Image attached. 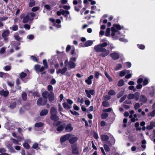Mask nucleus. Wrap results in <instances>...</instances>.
<instances>
[{
  "label": "nucleus",
  "mask_w": 155,
  "mask_h": 155,
  "mask_svg": "<svg viewBox=\"0 0 155 155\" xmlns=\"http://www.w3.org/2000/svg\"><path fill=\"white\" fill-rule=\"evenodd\" d=\"M70 111L71 112V113L73 115L76 116L78 115H79V113L76 111H72L71 110H70Z\"/></svg>",
  "instance_id": "obj_61"
},
{
  "label": "nucleus",
  "mask_w": 155,
  "mask_h": 155,
  "mask_svg": "<svg viewBox=\"0 0 155 155\" xmlns=\"http://www.w3.org/2000/svg\"><path fill=\"white\" fill-rule=\"evenodd\" d=\"M110 30V28H107L106 30V32L105 35L106 36H108L109 35Z\"/></svg>",
  "instance_id": "obj_48"
},
{
  "label": "nucleus",
  "mask_w": 155,
  "mask_h": 155,
  "mask_svg": "<svg viewBox=\"0 0 155 155\" xmlns=\"http://www.w3.org/2000/svg\"><path fill=\"white\" fill-rule=\"evenodd\" d=\"M48 110L47 109L42 110L40 113V115L41 116L46 115L48 114Z\"/></svg>",
  "instance_id": "obj_22"
},
{
  "label": "nucleus",
  "mask_w": 155,
  "mask_h": 155,
  "mask_svg": "<svg viewBox=\"0 0 155 155\" xmlns=\"http://www.w3.org/2000/svg\"><path fill=\"white\" fill-rule=\"evenodd\" d=\"M93 43V42L92 41L88 40L85 43L84 46L85 47H88L91 46Z\"/></svg>",
  "instance_id": "obj_26"
},
{
  "label": "nucleus",
  "mask_w": 155,
  "mask_h": 155,
  "mask_svg": "<svg viewBox=\"0 0 155 155\" xmlns=\"http://www.w3.org/2000/svg\"><path fill=\"white\" fill-rule=\"evenodd\" d=\"M130 72V71L129 70H124L120 71V72L119 75L122 77L125 75L126 74L129 73Z\"/></svg>",
  "instance_id": "obj_18"
},
{
  "label": "nucleus",
  "mask_w": 155,
  "mask_h": 155,
  "mask_svg": "<svg viewBox=\"0 0 155 155\" xmlns=\"http://www.w3.org/2000/svg\"><path fill=\"white\" fill-rule=\"evenodd\" d=\"M9 33V30H6L4 31L2 34V36L4 38L7 37Z\"/></svg>",
  "instance_id": "obj_28"
},
{
  "label": "nucleus",
  "mask_w": 155,
  "mask_h": 155,
  "mask_svg": "<svg viewBox=\"0 0 155 155\" xmlns=\"http://www.w3.org/2000/svg\"><path fill=\"white\" fill-rule=\"evenodd\" d=\"M93 75H90L88 78L87 79L85 80V82L88 84L90 85L92 84V79L93 78Z\"/></svg>",
  "instance_id": "obj_16"
},
{
  "label": "nucleus",
  "mask_w": 155,
  "mask_h": 155,
  "mask_svg": "<svg viewBox=\"0 0 155 155\" xmlns=\"http://www.w3.org/2000/svg\"><path fill=\"white\" fill-rule=\"evenodd\" d=\"M73 129V128L70 124L67 125L65 128V130L68 132H71L72 130Z\"/></svg>",
  "instance_id": "obj_20"
},
{
  "label": "nucleus",
  "mask_w": 155,
  "mask_h": 155,
  "mask_svg": "<svg viewBox=\"0 0 155 155\" xmlns=\"http://www.w3.org/2000/svg\"><path fill=\"white\" fill-rule=\"evenodd\" d=\"M11 124L9 123H6L5 124V128L8 130H10L12 129V128H11L10 127Z\"/></svg>",
  "instance_id": "obj_37"
},
{
  "label": "nucleus",
  "mask_w": 155,
  "mask_h": 155,
  "mask_svg": "<svg viewBox=\"0 0 155 155\" xmlns=\"http://www.w3.org/2000/svg\"><path fill=\"white\" fill-rule=\"evenodd\" d=\"M140 94L139 92H136V101L139 100L140 101L143 102H146L147 100L146 97L143 95H141L139 97Z\"/></svg>",
  "instance_id": "obj_3"
},
{
  "label": "nucleus",
  "mask_w": 155,
  "mask_h": 155,
  "mask_svg": "<svg viewBox=\"0 0 155 155\" xmlns=\"http://www.w3.org/2000/svg\"><path fill=\"white\" fill-rule=\"evenodd\" d=\"M108 116V114L107 113H103L101 115V118L102 119H105L107 118Z\"/></svg>",
  "instance_id": "obj_45"
},
{
  "label": "nucleus",
  "mask_w": 155,
  "mask_h": 155,
  "mask_svg": "<svg viewBox=\"0 0 155 155\" xmlns=\"http://www.w3.org/2000/svg\"><path fill=\"white\" fill-rule=\"evenodd\" d=\"M124 84V81L122 79L120 80L118 83L117 85L118 86L120 87L123 86Z\"/></svg>",
  "instance_id": "obj_39"
},
{
  "label": "nucleus",
  "mask_w": 155,
  "mask_h": 155,
  "mask_svg": "<svg viewBox=\"0 0 155 155\" xmlns=\"http://www.w3.org/2000/svg\"><path fill=\"white\" fill-rule=\"evenodd\" d=\"M100 42V44L104 48L110 44L109 42L105 38L101 39Z\"/></svg>",
  "instance_id": "obj_5"
},
{
  "label": "nucleus",
  "mask_w": 155,
  "mask_h": 155,
  "mask_svg": "<svg viewBox=\"0 0 155 155\" xmlns=\"http://www.w3.org/2000/svg\"><path fill=\"white\" fill-rule=\"evenodd\" d=\"M14 38H15V40H17V41H20L21 38H20L19 37L18 34L17 33H15L14 35Z\"/></svg>",
  "instance_id": "obj_35"
},
{
  "label": "nucleus",
  "mask_w": 155,
  "mask_h": 155,
  "mask_svg": "<svg viewBox=\"0 0 155 155\" xmlns=\"http://www.w3.org/2000/svg\"><path fill=\"white\" fill-rule=\"evenodd\" d=\"M146 143V141L145 140H142V145L141 147L143 148V150H144L146 148V145H145Z\"/></svg>",
  "instance_id": "obj_44"
},
{
  "label": "nucleus",
  "mask_w": 155,
  "mask_h": 155,
  "mask_svg": "<svg viewBox=\"0 0 155 155\" xmlns=\"http://www.w3.org/2000/svg\"><path fill=\"white\" fill-rule=\"evenodd\" d=\"M11 140L12 141L13 143L15 144H18V141L17 140L14 138L11 139Z\"/></svg>",
  "instance_id": "obj_64"
},
{
  "label": "nucleus",
  "mask_w": 155,
  "mask_h": 155,
  "mask_svg": "<svg viewBox=\"0 0 155 155\" xmlns=\"http://www.w3.org/2000/svg\"><path fill=\"white\" fill-rule=\"evenodd\" d=\"M110 56L114 60H117L119 58V55L116 52H114L111 54Z\"/></svg>",
  "instance_id": "obj_13"
},
{
  "label": "nucleus",
  "mask_w": 155,
  "mask_h": 155,
  "mask_svg": "<svg viewBox=\"0 0 155 155\" xmlns=\"http://www.w3.org/2000/svg\"><path fill=\"white\" fill-rule=\"evenodd\" d=\"M63 106L66 109H69L71 108V106L68 105L66 102H64L63 103Z\"/></svg>",
  "instance_id": "obj_27"
},
{
  "label": "nucleus",
  "mask_w": 155,
  "mask_h": 155,
  "mask_svg": "<svg viewBox=\"0 0 155 155\" xmlns=\"http://www.w3.org/2000/svg\"><path fill=\"white\" fill-rule=\"evenodd\" d=\"M44 125V124L42 122H39L36 123L35 125V127H42Z\"/></svg>",
  "instance_id": "obj_33"
},
{
  "label": "nucleus",
  "mask_w": 155,
  "mask_h": 155,
  "mask_svg": "<svg viewBox=\"0 0 155 155\" xmlns=\"http://www.w3.org/2000/svg\"><path fill=\"white\" fill-rule=\"evenodd\" d=\"M50 113L51 115L57 114L58 112L56 109L54 107H52L51 109Z\"/></svg>",
  "instance_id": "obj_21"
},
{
  "label": "nucleus",
  "mask_w": 155,
  "mask_h": 155,
  "mask_svg": "<svg viewBox=\"0 0 155 155\" xmlns=\"http://www.w3.org/2000/svg\"><path fill=\"white\" fill-rule=\"evenodd\" d=\"M105 74L106 77L108 78V80L110 81H112V79L110 77L109 75V74L107 72L105 71L104 72Z\"/></svg>",
  "instance_id": "obj_52"
},
{
  "label": "nucleus",
  "mask_w": 155,
  "mask_h": 155,
  "mask_svg": "<svg viewBox=\"0 0 155 155\" xmlns=\"http://www.w3.org/2000/svg\"><path fill=\"white\" fill-rule=\"evenodd\" d=\"M39 8L38 7H33L31 10L33 12H36L39 9Z\"/></svg>",
  "instance_id": "obj_63"
},
{
  "label": "nucleus",
  "mask_w": 155,
  "mask_h": 155,
  "mask_svg": "<svg viewBox=\"0 0 155 155\" xmlns=\"http://www.w3.org/2000/svg\"><path fill=\"white\" fill-rule=\"evenodd\" d=\"M22 97L24 100H25L27 98V95L24 92L22 94Z\"/></svg>",
  "instance_id": "obj_49"
},
{
  "label": "nucleus",
  "mask_w": 155,
  "mask_h": 155,
  "mask_svg": "<svg viewBox=\"0 0 155 155\" xmlns=\"http://www.w3.org/2000/svg\"><path fill=\"white\" fill-rule=\"evenodd\" d=\"M108 94L110 95H113L115 94V92L114 90H111L108 92Z\"/></svg>",
  "instance_id": "obj_53"
},
{
  "label": "nucleus",
  "mask_w": 155,
  "mask_h": 155,
  "mask_svg": "<svg viewBox=\"0 0 155 155\" xmlns=\"http://www.w3.org/2000/svg\"><path fill=\"white\" fill-rule=\"evenodd\" d=\"M71 134H68L62 136L60 139V141L62 143L67 140L69 139L71 136Z\"/></svg>",
  "instance_id": "obj_7"
},
{
  "label": "nucleus",
  "mask_w": 155,
  "mask_h": 155,
  "mask_svg": "<svg viewBox=\"0 0 155 155\" xmlns=\"http://www.w3.org/2000/svg\"><path fill=\"white\" fill-rule=\"evenodd\" d=\"M85 92L86 94L87 97L89 98H91V95H93L94 94V91L93 90H85Z\"/></svg>",
  "instance_id": "obj_12"
},
{
  "label": "nucleus",
  "mask_w": 155,
  "mask_h": 155,
  "mask_svg": "<svg viewBox=\"0 0 155 155\" xmlns=\"http://www.w3.org/2000/svg\"><path fill=\"white\" fill-rule=\"evenodd\" d=\"M35 2L34 0H30L29 3V6L31 7L35 5Z\"/></svg>",
  "instance_id": "obj_34"
},
{
  "label": "nucleus",
  "mask_w": 155,
  "mask_h": 155,
  "mask_svg": "<svg viewBox=\"0 0 155 155\" xmlns=\"http://www.w3.org/2000/svg\"><path fill=\"white\" fill-rule=\"evenodd\" d=\"M137 46L140 49H144L145 48L144 45H137Z\"/></svg>",
  "instance_id": "obj_56"
},
{
  "label": "nucleus",
  "mask_w": 155,
  "mask_h": 155,
  "mask_svg": "<svg viewBox=\"0 0 155 155\" xmlns=\"http://www.w3.org/2000/svg\"><path fill=\"white\" fill-rule=\"evenodd\" d=\"M11 66L10 65L5 66L3 68L6 71H9L11 69Z\"/></svg>",
  "instance_id": "obj_41"
},
{
  "label": "nucleus",
  "mask_w": 155,
  "mask_h": 155,
  "mask_svg": "<svg viewBox=\"0 0 155 155\" xmlns=\"http://www.w3.org/2000/svg\"><path fill=\"white\" fill-rule=\"evenodd\" d=\"M109 137L106 135H103L101 136V139L102 141H106L109 139Z\"/></svg>",
  "instance_id": "obj_25"
},
{
  "label": "nucleus",
  "mask_w": 155,
  "mask_h": 155,
  "mask_svg": "<svg viewBox=\"0 0 155 155\" xmlns=\"http://www.w3.org/2000/svg\"><path fill=\"white\" fill-rule=\"evenodd\" d=\"M43 63L44 66V67L45 68V69L48 68V65L46 60L45 59L43 60Z\"/></svg>",
  "instance_id": "obj_38"
},
{
  "label": "nucleus",
  "mask_w": 155,
  "mask_h": 155,
  "mask_svg": "<svg viewBox=\"0 0 155 155\" xmlns=\"http://www.w3.org/2000/svg\"><path fill=\"white\" fill-rule=\"evenodd\" d=\"M64 129V127L62 125H61L59 126L57 128V130L58 131H62Z\"/></svg>",
  "instance_id": "obj_55"
},
{
  "label": "nucleus",
  "mask_w": 155,
  "mask_h": 155,
  "mask_svg": "<svg viewBox=\"0 0 155 155\" xmlns=\"http://www.w3.org/2000/svg\"><path fill=\"white\" fill-rule=\"evenodd\" d=\"M135 96L134 94H130L127 96V98L129 99H132Z\"/></svg>",
  "instance_id": "obj_50"
},
{
  "label": "nucleus",
  "mask_w": 155,
  "mask_h": 155,
  "mask_svg": "<svg viewBox=\"0 0 155 155\" xmlns=\"http://www.w3.org/2000/svg\"><path fill=\"white\" fill-rule=\"evenodd\" d=\"M47 100L46 99L42 101V99L41 98H39L38 100L37 104L38 106H41V105H44L46 104L47 102Z\"/></svg>",
  "instance_id": "obj_10"
},
{
  "label": "nucleus",
  "mask_w": 155,
  "mask_h": 155,
  "mask_svg": "<svg viewBox=\"0 0 155 155\" xmlns=\"http://www.w3.org/2000/svg\"><path fill=\"white\" fill-rule=\"evenodd\" d=\"M123 26H120L118 24H115L111 28V35L114 39H117L120 37L121 34L118 30L123 28Z\"/></svg>",
  "instance_id": "obj_1"
},
{
  "label": "nucleus",
  "mask_w": 155,
  "mask_h": 155,
  "mask_svg": "<svg viewBox=\"0 0 155 155\" xmlns=\"http://www.w3.org/2000/svg\"><path fill=\"white\" fill-rule=\"evenodd\" d=\"M150 89L149 94L151 97H153L155 94V87L152 86L150 88L146 87L144 88V90Z\"/></svg>",
  "instance_id": "obj_6"
},
{
  "label": "nucleus",
  "mask_w": 155,
  "mask_h": 155,
  "mask_svg": "<svg viewBox=\"0 0 155 155\" xmlns=\"http://www.w3.org/2000/svg\"><path fill=\"white\" fill-rule=\"evenodd\" d=\"M104 148L106 151L108 152L110 151V149L109 147L106 144L104 145Z\"/></svg>",
  "instance_id": "obj_46"
},
{
  "label": "nucleus",
  "mask_w": 155,
  "mask_h": 155,
  "mask_svg": "<svg viewBox=\"0 0 155 155\" xmlns=\"http://www.w3.org/2000/svg\"><path fill=\"white\" fill-rule=\"evenodd\" d=\"M72 152L73 154H77L78 150L77 146L76 144H73L72 145Z\"/></svg>",
  "instance_id": "obj_17"
},
{
  "label": "nucleus",
  "mask_w": 155,
  "mask_h": 155,
  "mask_svg": "<svg viewBox=\"0 0 155 155\" xmlns=\"http://www.w3.org/2000/svg\"><path fill=\"white\" fill-rule=\"evenodd\" d=\"M122 67V66L121 64H118L116 65L114 69L116 71H117L120 69Z\"/></svg>",
  "instance_id": "obj_43"
},
{
  "label": "nucleus",
  "mask_w": 155,
  "mask_h": 155,
  "mask_svg": "<svg viewBox=\"0 0 155 155\" xmlns=\"http://www.w3.org/2000/svg\"><path fill=\"white\" fill-rule=\"evenodd\" d=\"M48 90L49 91H50V93L52 92L53 90L52 86L51 85H48Z\"/></svg>",
  "instance_id": "obj_51"
},
{
  "label": "nucleus",
  "mask_w": 155,
  "mask_h": 155,
  "mask_svg": "<svg viewBox=\"0 0 155 155\" xmlns=\"http://www.w3.org/2000/svg\"><path fill=\"white\" fill-rule=\"evenodd\" d=\"M20 17L21 19H23L22 21L23 23H27L29 20V17L28 15L25 16L24 14H21L20 16Z\"/></svg>",
  "instance_id": "obj_9"
},
{
  "label": "nucleus",
  "mask_w": 155,
  "mask_h": 155,
  "mask_svg": "<svg viewBox=\"0 0 155 155\" xmlns=\"http://www.w3.org/2000/svg\"><path fill=\"white\" fill-rule=\"evenodd\" d=\"M12 28L13 31H16L18 28V27L17 25H13L12 27L10 28V29Z\"/></svg>",
  "instance_id": "obj_47"
},
{
  "label": "nucleus",
  "mask_w": 155,
  "mask_h": 155,
  "mask_svg": "<svg viewBox=\"0 0 155 155\" xmlns=\"http://www.w3.org/2000/svg\"><path fill=\"white\" fill-rule=\"evenodd\" d=\"M23 146L25 148L27 149H28L30 147L29 145L27 143H24L23 144Z\"/></svg>",
  "instance_id": "obj_54"
},
{
  "label": "nucleus",
  "mask_w": 155,
  "mask_h": 155,
  "mask_svg": "<svg viewBox=\"0 0 155 155\" xmlns=\"http://www.w3.org/2000/svg\"><path fill=\"white\" fill-rule=\"evenodd\" d=\"M68 65L71 68H74L75 67L76 64L73 61H70L68 63Z\"/></svg>",
  "instance_id": "obj_23"
},
{
  "label": "nucleus",
  "mask_w": 155,
  "mask_h": 155,
  "mask_svg": "<svg viewBox=\"0 0 155 155\" xmlns=\"http://www.w3.org/2000/svg\"><path fill=\"white\" fill-rule=\"evenodd\" d=\"M16 105V103L15 102H14L10 104V107L12 109L15 108Z\"/></svg>",
  "instance_id": "obj_62"
},
{
  "label": "nucleus",
  "mask_w": 155,
  "mask_h": 155,
  "mask_svg": "<svg viewBox=\"0 0 155 155\" xmlns=\"http://www.w3.org/2000/svg\"><path fill=\"white\" fill-rule=\"evenodd\" d=\"M125 66L127 68H129L131 66V64L130 62H127L125 64Z\"/></svg>",
  "instance_id": "obj_59"
},
{
  "label": "nucleus",
  "mask_w": 155,
  "mask_h": 155,
  "mask_svg": "<svg viewBox=\"0 0 155 155\" xmlns=\"http://www.w3.org/2000/svg\"><path fill=\"white\" fill-rule=\"evenodd\" d=\"M94 49L96 52H102L100 56L102 57L107 56L110 53L109 50H107L106 48H103L100 44L94 46Z\"/></svg>",
  "instance_id": "obj_2"
},
{
  "label": "nucleus",
  "mask_w": 155,
  "mask_h": 155,
  "mask_svg": "<svg viewBox=\"0 0 155 155\" xmlns=\"http://www.w3.org/2000/svg\"><path fill=\"white\" fill-rule=\"evenodd\" d=\"M49 92L47 91L43 92L42 93L43 97L46 99H47L49 97Z\"/></svg>",
  "instance_id": "obj_24"
},
{
  "label": "nucleus",
  "mask_w": 155,
  "mask_h": 155,
  "mask_svg": "<svg viewBox=\"0 0 155 155\" xmlns=\"http://www.w3.org/2000/svg\"><path fill=\"white\" fill-rule=\"evenodd\" d=\"M136 114H134L133 116L131 115L129 116V118L131 119V120L132 122H134L135 121Z\"/></svg>",
  "instance_id": "obj_40"
},
{
  "label": "nucleus",
  "mask_w": 155,
  "mask_h": 155,
  "mask_svg": "<svg viewBox=\"0 0 155 155\" xmlns=\"http://www.w3.org/2000/svg\"><path fill=\"white\" fill-rule=\"evenodd\" d=\"M25 72L27 73V72H28V70H27L26 71H25ZM27 73H24L23 72H22L20 74V76L21 79L25 78L27 75Z\"/></svg>",
  "instance_id": "obj_29"
},
{
  "label": "nucleus",
  "mask_w": 155,
  "mask_h": 155,
  "mask_svg": "<svg viewBox=\"0 0 155 155\" xmlns=\"http://www.w3.org/2000/svg\"><path fill=\"white\" fill-rule=\"evenodd\" d=\"M51 119L54 121H57L59 119V117L57 116V114L51 115Z\"/></svg>",
  "instance_id": "obj_15"
},
{
  "label": "nucleus",
  "mask_w": 155,
  "mask_h": 155,
  "mask_svg": "<svg viewBox=\"0 0 155 155\" xmlns=\"http://www.w3.org/2000/svg\"><path fill=\"white\" fill-rule=\"evenodd\" d=\"M61 14L64 15L65 14H69L70 12L68 11H64L62 9H61Z\"/></svg>",
  "instance_id": "obj_42"
},
{
  "label": "nucleus",
  "mask_w": 155,
  "mask_h": 155,
  "mask_svg": "<svg viewBox=\"0 0 155 155\" xmlns=\"http://www.w3.org/2000/svg\"><path fill=\"white\" fill-rule=\"evenodd\" d=\"M102 105L105 107H107L109 106V104L108 102L104 101L102 102Z\"/></svg>",
  "instance_id": "obj_36"
},
{
  "label": "nucleus",
  "mask_w": 155,
  "mask_h": 155,
  "mask_svg": "<svg viewBox=\"0 0 155 155\" xmlns=\"http://www.w3.org/2000/svg\"><path fill=\"white\" fill-rule=\"evenodd\" d=\"M8 76V74H7L2 72H0V77L6 78Z\"/></svg>",
  "instance_id": "obj_32"
},
{
  "label": "nucleus",
  "mask_w": 155,
  "mask_h": 155,
  "mask_svg": "<svg viewBox=\"0 0 155 155\" xmlns=\"http://www.w3.org/2000/svg\"><path fill=\"white\" fill-rule=\"evenodd\" d=\"M144 79L143 80V79L141 78H140L137 80V83L138 84H141L143 82V86L147 85L148 83L149 80V79L147 78H144Z\"/></svg>",
  "instance_id": "obj_4"
},
{
  "label": "nucleus",
  "mask_w": 155,
  "mask_h": 155,
  "mask_svg": "<svg viewBox=\"0 0 155 155\" xmlns=\"http://www.w3.org/2000/svg\"><path fill=\"white\" fill-rule=\"evenodd\" d=\"M71 137L69 139V141L71 143H74L77 141L78 138L77 137L74 136L71 134Z\"/></svg>",
  "instance_id": "obj_11"
},
{
  "label": "nucleus",
  "mask_w": 155,
  "mask_h": 155,
  "mask_svg": "<svg viewBox=\"0 0 155 155\" xmlns=\"http://www.w3.org/2000/svg\"><path fill=\"white\" fill-rule=\"evenodd\" d=\"M152 117L155 116V109L153 110L149 115Z\"/></svg>",
  "instance_id": "obj_60"
},
{
  "label": "nucleus",
  "mask_w": 155,
  "mask_h": 155,
  "mask_svg": "<svg viewBox=\"0 0 155 155\" xmlns=\"http://www.w3.org/2000/svg\"><path fill=\"white\" fill-rule=\"evenodd\" d=\"M94 77L97 79H98L100 75H101V74L99 71H95L94 72Z\"/></svg>",
  "instance_id": "obj_31"
},
{
  "label": "nucleus",
  "mask_w": 155,
  "mask_h": 155,
  "mask_svg": "<svg viewBox=\"0 0 155 155\" xmlns=\"http://www.w3.org/2000/svg\"><path fill=\"white\" fill-rule=\"evenodd\" d=\"M9 94V92L8 91H4L3 90L0 91V94L3 96L5 97H6Z\"/></svg>",
  "instance_id": "obj_19"
},
{
  "label": "nucleus",
  "mask_w": 155,
  "mask_h": 155,
  "mask_svg": "<svg viewBox=\"0 0 155 155\" xmlns=\"http://www.w3.org/2000/svg\"><path fill=\"white\" fill-rule=\"evenodd\" d=\"M35 69L37 72H38L44 71L45 69V68L43 66L41 67L40 65L37 64L35 66Z\"/></svg>",
  "instance_id": "obj_8"
},
{
  "label": "nucleus",
  "mask_w": 155,
  "mask_h": 155,
  "mask_svg": "<svg viewBox=\"0 0 155 155\" xmlns=\"http://www.w3.org/2000/svg\"><path fill=\"white\" fill-rule=\"evenodd\" d=\"M49 100L50 101H53L54 99V94L52 92H51L49 96Z\"/></svg>",
  "instance_id": "obj_30"
},
{
  "label": "nucleus",
  "mask_w": 155,
  "mask_h": 155,
  "mask_svg": "<svg viewBox=\"0 0 155 155\" xmlns=\"http://www.w3.org/2000/svg\"><path fill=\"white\" fill-rule=\"evenodd\" d=\"M127 96L126 95H124L121 98L120 100V103L123 101L126 98Z\"/></svg>",
  "instance_id": "obj_57"
},
{
  "label": "nucleus",
  "mask_w": 155,
  "mask_h": 155,
  "mask_svg": "<svg viewBox=\"0 0 155 155\" xmlns=\"http://www.w3.org/2000/svg\"><path fill=\"white\" fill-rule=\"evenodd\" d=\"M103 98L105 100H108L110 98V97L108 95H106L103 97Z\"/></svg>",
  "instance_id": "obj_58"
},
{
  "label": "nucleus",
  "mask_w": 155,
  "mask_h": 155,
  "mask_svg": "<svg viewBox=\"0 0 155 155\" xmlns=\"http://www.w3.org/2000/svg\"><path fill=\"white\" fill-rule=\"evenodd\" d=\"M67 70V68L64 67L62 69H59L57 71V73L58 74H64Z\"/></svg>",
  "instance_id": "obj_14"
}]
</instances>
